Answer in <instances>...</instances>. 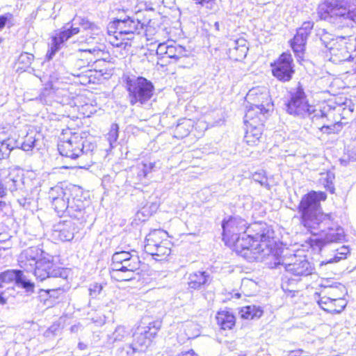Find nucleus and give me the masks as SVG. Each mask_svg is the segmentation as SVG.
I'll return each instance as SVG.
<instances>
[{"instance_id": "nucleus-55", "label": "nucleus", "mask_w": 356, "mask_h": 356, "mask_svg": "<svg viewBox=\"0 0 356 356\" xmlns=\"http://www.w3.org/2000/svg\"><path fill=\"white\" fill-rule=\"evenodd\" d=\"M330 281L328 280H325L322 281V283L320 284L321 289H324L325 285H332V284H330Z\"/></svg>"}, {"instance_id": "nucleus-2", "label": "nucleus", "mask_w": 356, "mask_h": 356, "mask_svg": "<svg viewBox=\"0 0 356 356\" xmlns=\"http://www.w3.org/2000/svg\"><path fill=\"white\" fill-rule=\"evenodd\" d=\"M81 194L80 187L59 183L49 189V198L58 215L67 213L72 218L83 220L87 201L81 199Z\"/></svg>"}, {"instance_id": "nucleus-1", "label": "nucleus", "mask_w": 356, "mask_h": 356, "mask_svg": "<svg viewBox=\"0 0 356 356\" xmlns=\"http://www.w3.org/2000/svg\"><path fill=\"white\" fill-rule=\"evenodd\" d=\"M222 239L248 261H262L275 245L274 231L264 222L248 226L246 220L232 216L222 222Z\"/></svg>"}, {"instance_id": "nucleus-15", "label": "nucleus", "mask_w": 356, "mask_h": 356, "mask_svg": "<svg viewBox=\"0 0 356 356\" xmlns=\"http://www.w3.org/2000/svg\"><path fill=\"white\" fill-rule=\"evenodd\" d=\"M38 262L37 266L34 268V275L37 280L42 282L47 278L66 277L65 270L63 268L57 267L49 255L43 257Z\"/></svg>"}, {"instance_id": "nucleus-3", "label": "nucleus", "mask_w": 356, "mask_h": 356, "mask_svg": "<svg viewBox=\"0 0 356 356\" xmlns=\"http://www.w3.org/2000/svg\"><path fill=\"white\" fill-rule=\"evenodd\" d=\"M327 199V195L323 191H312L303 195L298 205L301 224L311 233L330 225L331 216L322 211L321 202Z\"/></svg>"}, {"instance_id": "nucleus-58", "label": "nucleus", "mask_w": 356, "mask_h": 356, "mask_svg": "<svg viewBox=\"0 0 356 356\" xmlns=\"http://www.w3.org/2000/svg\"><path fill=\"white\" fill-rule=\"evenodd\" d=\"M351 58H351V56H348V58H339V61H345V60H348V61H350Z\"/></svg>"}, {"instance_id": "nucleus-6", "label": "nucleus", "mask_w": 356, "mask_h": 356, "mask_svg": "<svg viewBox=\"0 0 356 356\" xmlns=\"http://www.w3.org/2000/svg\"><path fill=\"white\" fill-rule=\"evenodd\" d=\"M345 286L340 283L334 285H325L318 295L316 300L318 305L325 311L330 313H340L345 308L346 302L343 298Z\"/></svg>"}, {"instance_id": "nucleus-33", "label": "nucleus", "mask_w": 356, "mask_h": 356, "mask_svg": "<svg viewBox=\"0 0 356 356\" xmlns=\"http://www.w3.org/2000/svg\"><path fill=\"white\" fill-rule=\"evenodd\" d=\"M18 270H8L0 273V288L13 282L16 283Z\"/></svg>"}, {"instance_id": "nucleus-63", "label": "nucleus", "mask_w": 356, "mask_h": 356, "mask_svg": "<svg viewBox=\"0 0 356 356\" xmlns=\"http://www.w3.org/2000/svg\"><path fill=\"white\" fill-rule=\"evenodd\" d=\"M342 51H344V52H346V51L345 48H343V49H342Z\"/></svg>"}, {"instance_id": "nucleus-29", "label": "nucleus", "mask_w": 356, "mask_h": 356, "mask_svg": "<svg viewBox=\"0 0 356 356\" xmlns=\"http://www.w3.org/2000/svg\"><path fill=\"white\" fill-rule=\"evenodd\" d=\"M239 314L241 317L244 319H257L262 316L263 310L259 306L248 305L242 307Z\"/></svg>"}, {"instance_id": "nucleus-42", "label": "nucleus", "mask_w": 356, "mask_h": 356, "mask_svg": "<svg viewBox=\"0 0 356 356\" xmlns=\"http://www.w3.org/2000/svg\"><path fill=\"white\" fill-rule=\"evenodd\" d=\"M314 26V23L312 22L308 21L305 22L302 24L301 27H300L297 32L299 33L305 39H307L308 35L311 33V31Z\"/></svg>"}, {"instance_id": "nucleus-12", "label": "nucleus", "mask_w": 356, "mask_h": 356, "mask_svg": "<svg viewBox=\"0 0 356 356\" xmlns=\"http://www.w3.org/2000/svg\"><path fill=\"white\" fill-rule=\"evenodd\" d=\"M286 111L290 115L304 118L310 116L315 109L308 104L304 90L301 87L291 92V97L286 104Z\"/></svg>"}, {"instance_id": "nucleus-19", "label": "nucleus", "mask_w": 356, "mask_h": 356, "mask_svg": "<svg viewBox=\"0 0 356 356\" xmlns=\"http://www.w3.org/2000/svg\"><path fill=\"white\" fill-rule=\"evenodd\" d=\"M292 58L289 54H282L278 60L272 64V72L274 76L282 81H288L293 74Z\"/></svg>"}, {"instance_id": "nucleus-41", "label": "nucleus", "mask_w": 356, "mask_h": 356, "mask_svg": "<svg viewBox=\"0 0 356 356\" xmlns=\"http://www.w3.org/2000/svg\"><path fill=\"white\" fill-rule=\"evenodd\" d=\"M118 138V125L113 124L111 127L110 131L107 134V140L111 147H113L114 143Z\"/></svg>"}, {"instance_id": "nucleus-40", "label": "nucleus", "mask_w": 356, "mask_h": 356, "mask_svg": "<svg viewBox=\"0 0 356 356\" xmlns=\"http://www.w3.org/2000/svg\"><path fill=\"white\" fill-rule=\"evenodd\" d=\"M336 252H339L340 256L334 255L333 258L327 260L325 264L337 263L341 259H346L347 254L349 253V248L347 246L343 245L340 248L337 249Z\"/></svg>"}, {"instance_id": "nucleus-61", "label": "nucleus", "mask_w": 356, "mask_h": 356, "mask_svg": "<svg viewBox=\"0 0 356 356\" xmlns=\"http://www.w3.org/2000/svg\"><path fill=\"white\" fill-rule=\"evenodd\" d=\"M300 353H299V352L298 353H296L295 355H293V356H300Z\"/></svg>"}, {"instance_id": "nucleus-35", "label": "nucleus", "mask_w": 356, "mask_h": 356, "mask_svg": "<svg viewBox=\"0 0 356 356\" xmlns=\"http://www.w3.org/2000/svg\"><path fill=\"white\" fill-rule=\"evenodd\" d=\"M307 40L305 39L302 35H301L299 33H296L294 36L292 42H291V47L293 49L294 52L298 55H300L303 53L305 51V47L306 44Z\"/></svg>"}, {"instance_id": "nucleus-7", "label": "nucleus", "mask_w": 356, "mask_h": 356, "mask_svg": "<svg viewBox=\"0 0 356 356\" xmlns=\"http://www.w3.org/2000/svg\"><path fill=\"white\" fill-rule=\"evenodd\" d=\"M356 0H325L318 8V14L323 19L338 16L356 22Z\"/></svg>"}, {"instance_id": "nucleus-53", "label": "nucleus", "mask_w": 356, "mask_h": 356, "mask_svg": "<svg viewBox=\"0 0 356 356\" xmlns=\"http://www.w3.org/2000/svg\"><path fill=\"white\" fill-rule=\"evenodd\" d=\"M78 348L81 350H86L88 348V345L83 342H79L78 343Z\"/></svg>"}, {"instance_id": "nucleus-17", "label": "nucleus", "mask_w": 356, "mask_h": 356, "mask_svg": "<svg viewBox=\"0 0 356 356\" xmlns=\"http://www.w3.org/2000/svg\"><path fill=\"white\" fill-rule=\"evenodd\" d=\"M313 120H321L323 126L320 129L323 133L330 134L337 133L341 128V123L334 119V109L328 106H324L319 111L315 110Z\"/></svg>"}, {"instance_id": "nucleus-36", "label": "nucleus", "mask_w": 356, "mask_h": 356, "mask_svg": "<svg viewBox=\"0 0 356 356\" xmlns=\"http://www.w3.org/2000/svg\"><path fill=\"white\" fill-rule=\"evenodd\" d=\"M192 127V122L190 120H185L181 123L177 124L175 132L178 137L183 138L187 136Z\"/></svg>"}, {"instance_id": "nucleus-49", "label": "nucleus", "mask_w": 356, "mask_h": 356, "mask_svg": "<svg viewBox=\"0 0 356 356\" xmlns=\"http://www.w3.org/2000/svg\"><path fill=\"white\" fill-rule=\"evenodd\" d=\"M26 59H27V63H31V60L33 59V56L32 54H29L26 53L21 54V56L19 57V60L22 62H25V60H26Z\"/></svg>"}, {"instance_id": "nucleus-25", "label": "nucleus", "mask_w": 356, "mask_h": 356, "mask_svg": "<svg viewBox=\"0 0 356 356\" xmlns=\"http://www.w3.org/2000/svg\"><path fill=\"white\" fill-rule=\"evenodd\" d=\"M210 280L209 274L206 271H195L189 274L188 285L190 289H199L206 285Z\"/></svg>"}, {"instance_id": "nucleus-46", "label": "nucleus", "mask_w": 356, "mask_h": 356, "mask_svg": "<svg viewBox=\"0 0 356 356\" xmlns=\"http://www.w3.org/2000/svg\"><path fill=\"white\" fill-rule=\"evenodd\" d=\"M170 42H163L159 44L156 49L157 55L161 56H168V49L170 48Z\"/></svg>"}, {"instance_id": "nucleus-54", "label": "nucleus", "mask_w": 356, "mask_h": 356, "mask_svg": "<svg viewBox=\"0 0 356 356\" xmlns=\"http://www.w3.org/2000/svg\"><path fill=\"white\" fill-rule=\"evenodd\" d=\"M181 356H197V355H196L193 350H191L190 351L182 353Z\"/></svg>"}, {"instance_id": "nucleus-27", "label": "nucleus", "mask_w": 356, "mask_h": 356, "mask_svg": "<svg viewBox=\"0 0 356 356\" xmlns=\"http://www.w3.org/2000/svg\"><path fill=\"white\" fill-rule=\"evenodd\" d=\"M216 321L218 325L223 330H230L235 325V316L227 310H222L217 313Z\"/></svg>"}, {"instance_id": "nucleus-9", "label": "nucleus", "mask_w": 356, "mask_h": 356, "mask_svg": "<svg viewBox=\"0 0 356 356\" xmlns=\"http://www.w3.org/2000/svg\"><path fill=\"white\" fill-rule=\"evenodd\" d=\"M86 142L80 134L70 132V137H65L64 135L63 138H60L58 149L62 156L75 159L83 153L92 150L94 145L90 144L87 148Z\"/></svg>"}, {"instance_id": "nucleus-18", "label": "nucleus", "mask_w": 356, "mask_h": 356, "mask_svg": "<svg viewBox=\"0 0 356 356\" xmlns=\"http://www.w3.org/2000/svg\"><path fill=\"white\" fill-rule=\"evenodd\" d=\"M160 327L161 322L159 321L151 322L145 326H138L134 334V343L131 346L145 349L156 335Z\"/></svg>"}, {"instance_id": "nucleus-56", "label": "nucleus", "mask_w": 356, "mask_h": 356, "mask_svg": "<svg viewBox=\"0 0 356 356\" xmlns=\"http://www.w3.org/2000/svg\"><path fill=\"white\" fill-rule=\"evenodd\" d=\"M257 98H258V100H259V101L260 100V99H267V98H268V94H267V93H263V92H261V93L260 94V97H258Z\"/></svg>"}, {"instance_id": "nucleus-43", "label": "nucleus", "mask_w": 356, "mask_h": 356, "mask_svg": "<svg viewBox=\"0 0 356 356\" xmlns=\"http://www.w3.org/2000/svg\"><path fill=\"white\" fill-rule=\"evenodd\" d=\"M17 143L19 144L18 148H21L24 151H30L35 146V140L31 136H26L24 140L22 143Z\"/></svg>"}, {"instance_id": "nucleus-30", "label": "nucleus", "mask_w": 356, "mask_h": 356, "mask_svg": "<svg viewBox=\"0 0 356 356\" xmlns=\"http://www.w3.org/2000/svg\"><path fill=\"white\" fill-rule=\"evenodd\" d=\"M19 147V144L13 138L0 140V159L8 157L10 152Z\"/></svg>"}, {"instance_id": "nucleus-47", "label": "nucleus", "mask_w": 356, "mask_h": 356, "mask_svg": "<svg viewBox=\"0 0 356 356\" xmlns=\"http://www.w3.org/2000/svg\"><path fill=\"white\" fill-rule=\"evenodd\" d=\"M103 287L99 283L91 284L89 286V293L92 298L97 297L102 291Z\"/></svg>"}, {"instance_id": "nucleus-4", "label": "nucleus", "mask_w": 356, "mask_h": 356, "mask_svg": "<svg viewBox=\"0 0 356 356\" xmlns=\"http://www.w3.org/2000/svg\"><path fill=\"white\" fill-rule=\"evenodd\" d=\"M143 29V24L134 17L115 19L108 24V40L113 47L125 49L131 46L129 40L134 38V34L140 33Z\"/></svg>"}, {"instance_id": "nucleus-34", "label": "nucleus", "mask_w": 356, "mask_h": 356, "mask_svg": "<svg viewBox=\"0 0 356 356\" xmlns=\"http://www.w3.org/2000/svg\"><path fill=\"white\" fill-rule=\"evenodd\" d=\"M134 256L128 251H120L114 253L112 257V264L110 268H118L121 262Z\"/></svg>"}, {"instance_id": "nucleus-31", "label": "nucleus", "mask_w": 356, "mask_h": 356, "mask_svg": "<svg viewBox=\"0 0 356 356\" xmlns=\"http://www.w3.org/2000/svg\"><path fill=\"white\" fill-rule=\"evenodd\" d=\"M189 51L184 47L170 42V48L168 49V57L175 59H179L182 57L188 56Z\"/></svg>"}, {"instance_id": "nucleus-11", "label": "nucleus", "mask_w": 356, "mask_h": 356, "mask_svg": "<svg viewBox=\"0 0 356 356\" xmlns=\"http://www.w3.org/2000/svg\"><path fill=\"white\" fill-rule=\"evenodd\" d=\"M257 89L250 90L247 94V99L253 102H250L252 105L248 108L244 116V123L245 125H263L264 122L269 111V104H264V102H256Z\"/></svg>"}, {"instance_id": "nucleus-20", "label": "nucleus", "mask_w": 356, "mask_h": 356, "mask_svg": "<svg viewBox=\"0 0 356 356\" xmlns=\"http://www.w3.org/2000/svg\"><path fill=\"white\" fill-rule=\"evenodd\" d=\"M41 249L38 247H31L24 250L19 257V263L22 268L26 271L33 270L43 257H47Z\"/></svg>"}, {"instance_id": "nucleus-51", "label": "nucleus", "mask_w": 356, "mask_h": 356, "mask_svg": "<svg viewBox=\"0 0 356 356\" xmlns=\"http://www.w3.org/2000/svg\"><path fill=\"white\" fill-rule=\"evenodd\" d=\"M260 174L255 173L253 175V179L256 181H259L261 185H264L266 183V179L263 177L261 179H259Z\"/></svg>"}, {"instance_id": "nucleus-28", "label": "nucleus", "mask_w": 356, "mask_h": 356, "mask_svg": "<svg viewBox=\"0 0 356 356\" xmlns=\"http://www.w3.org/2000/svg\"><path fill=\"white\" fill-rule=\"evenodd\" d=\"M79 51L84 54L82 56L85 58L86 63H87L88 65L93 63L92 67H93L95 71H97L96 69L97 65L105 64L104 60L97 58V57L100 56L102 54V51L99 49H79Z\"/></svg>"}, {"instance_id": "nucleus-14", "label": "nucleus", "mask_w": 356, "mask_h": 356, "mask_svg": "<svg viewBox=\"0 0 356 356\" xmlns=\"http://www.w3.org/2000/svg\"><path fill=\"white\" fill-rule=\"evenodd\" d=\"M4 182L8 190L14 195H21L22 197V198L18 197L17 202L21 206L25 207L29 203L25 197L28 193L22 172L19 169H12L4 179Z\"/></svg>"}, {"instance_id": "nucleus-59", "label": "nucleus", "mask_w": 356, "mask_h": 356, "mask_svg": "<svg viewBox=\"0 0 356 356\" xmlns=\"http://www.w3.org/2000/svg\"><path fill=\"white\" fill-rule=\"evenodd\" d=\"M78 329V327L76 325L72 326L71 331L72 332H76Z\"/></svg>"}, {"instance_id": "nucleus-38", "label": "nucleus", "mask_w": 356, "mask_h": 356, "mask_svg": "<svg viewBox=\"0 0 356 356\" xmlns=\"http://www.w3.org/2000/svg\"><path fill=\"white\" fill-rule=\"evenodd\" d=\"M145 349L138 347L127 345L122 349V354L124 352L127 356H145Z\"/></svg>"}, {"instance_id": "nucleus-37", "label": "nucleus", "mask_w": 356, "mask_h": 356, "mask_svg": "<svg viewBox=\"0 0 356 356\" xmlns=\"http://www.w3.org/2000/svg\"><path fill=\"white\" fill-rule=\"evenodd\" d=\"M128 335V332L124 326H118L115 331L108 337L111 342L120 341L123 340Z\"/></svg>"}, {"instance_id": "nucleus-39", "label": "nucleus", "mask_w": 356, "mask_h": 356, "mask_svg": "<svg viewBox=\"0 0 356 356\" xmlns=\"http://www.w3.org/2000/svg\"><path fill=\"white\" fill-rule=\"evenodd\" d=\"M16 284H20L24 289H26L27 291H33L34 284L30 280H27L22 273V271L18 270L17 279L16 280Z\"/></svg>"}, {"instance_id": "nucleus-62", "label": "nucleus", "mask_w": 356, "mask_h": 356, "mask_svg": "<svg viewBox=\"0 0 356 356\" xmlns=\"http://www.w3.org/2000/svg\"><path fill=\"white\" fill-rule=\"evenodd\" d=\"M334 255H338V256H340V254H339V252H337L336 254Z\"/></svg>"}, {"instance_id": "nucleus-13", "label": "nucleus", "mask_w": 356, "mask_h": 356, "mask_svg": "<svg viewBox=\"0 0 356 356\" xmlns=\"http://www.w3.org/2000/svg\"><path fill=\"white\" fill-rule=\"evenodd\" d=\"M332 225V220L330 225L322 226L314 230V235H317L314 241L316 245L321 248L322 246L332 243H342L345 241V233L343 229L338 225Z\"/></svg>"}, {"instance_id": "nucleus-60", "label": "nucleus", "mask_w": 356, "mask_h": 356, "mask_svg": "<svg viewBox=\"0 0 356 356\" xmlns=\"http://www.w3.org/2000/svg\"><path fill=\"white\" fill-rule=\"evenodd\" d=\"M214 26L216 28V30H217V31L219 30V23L218 22H215Z\"/></svg>"}, {"instance_id": "nucleus-44", "label": "nucleus", "mask_w": 356, "mask_h": 356, "mask_svg": "<svg viewBox=\"0 0 356 356\" xmlns=\"http://www.w3.org/2000/svg\"><path fill=\"white\" fill-rule=\"evenodd\" d=\"M74 21L77 22L80 26H82L83 29H84L86 30V29H91V30L97 29V26L92 22H90L86 18L76 17L74 19Z\"/></svg>"}, {"instance_id": "nucleus-5", "label": "nucleus", "mask_w": 356, "mask_h": 356, "mask_svg": "<svg viewBox=\"0 0 356 356\" xmlns=\"http://www.w3.org/2000/svg\"><path fill=\"white\" fill-rule=\"evenodd\" d=\"M274 248L270 254L266 256V258L273 261V263H269L271 268L282 266L287 273L298 277H306L312 273L314 268L305 256L289 254L288 251H282V254L279 255L277 250L274 251Z\"/></svg>"}, {"instance_id": "nucleus-24", "label": "nucleus", "mask_w": 356, "mask_h": 356, "mask_svg": "<svg viewBox=\"0 0 356 356\" xmlns=\"http://www.w3.org/2000/svg\"><path fill=\"white\" fill-rule=\"evenodd\" d=\"M79 32V28L71 27V29L61 31L53 36L49 44L50 49L48 51V53H49V57L51 58V56L55 54V53L60 49V45L65 41L70 38L72 35L77 34Z\"/></svg>"}, {"instance_id": "nucleus-16", "label": "nucleus", "mask_w": 356, "mask_h": 356, "mask_svg": "<svg viewBox=\"0 0 356 356\" xmlns=\"http://www.w3.org/2000/svg\"><path fill=\"white\" fill-rule=\"evenodd\" d=\"M140 268L139 258L136 255L120 263L118 268H110L111 277L118 282L134 278V272Z\"/></svg>"}, {"instance_id": "nucleus-57", "label": "nucleus", "mask_w": 356, "mask_h": 356, "mask_svg": "<svg viewBox=\"0 0 356 356\" xmlns=\"http://www.w3.org/2000/svg\"><path fill=\"white\" fill-rule=\"evenodd\" d=\"M6 302V299L1 294H0V304L5 305Z\"/></svg>"}, {"instance_id": "nucleus-48", "label": "nucleus", "mask_w": 356, "mask_h": 356, "mask_svg": "<svg viewBox=\"0 0 356 356\" xmlns=\"http://www.w3.org/2000/svg\"><path fill=\"white\" fill-rule=\"evenodd\" d=\"M154 167V163L149 162L146 163H143V168L139 172V176H143L144 177H145L147 175V174L152 171Z\"/></svg>"}, {"instance_id": "nucleus-26", "label": "nucleus", "mask_w": 356, "mask_h": 356, "mask_svg": "<svg viewBox=\"0 0 356 356\" xmlns=\"http://www.w3.org/2000/svg\"><path fill=\"white\" fill-rule=\"evenodd\" d=\"M244 141L249 145H256L262 135L263 125H245Z\"/></svg>"}, {"instance_id": "nucleus-32", "label": "nucleus", "mask_w": 356, "mask_h": 356, "mask_svg": "<svg viewBox=\"0 0 356 356\" xmlns=\"http://www.w3.org/2000/svg\"><path fill=\"white\" fill-rule=\"evenodd\" d=\"M317 35L320 36V40L325 47L330 49V54L333 56H337V54L335 52V49L332 44V43L334 42V39L332 38V35L325 31V29H319Z\"/></svg>"}, {"instance_id": "nucleus-23", "label": "nucleus", "mask_w": 356, "mask_h": 356, "mask_svg": "<svg viewBox=\"0 0 356 356\" xmlns=\"http://www.w3.org/2000/svg\"><path fill=\"white\" fill-rule=\"evenodd\" d=\"M79 32V28L71 27V29L61 31L53 36L49 44L50 49L48 51V53H49V57L51 58V56L55 54V53L60 49V45L65 41L70 38L72 35L77 34Z\"/></svg>"}, {"instance_id": "nucleus-8", "label": "nucleus", "mask_w": 356, "mask_h": 356, "mask_svg": "<svg viewBox=\"0 0 356 356\" xmlns=\"http://www.w3.org/2000/svg\"><path fill=\"white\" fill-rule=\"evenodd\" d=\"M172 245L166 232L154 229L146 236L144 248L154 259L162 260L170 254Z\"/></svg>"}, {"instance_id": "nucleus-21", "label": "nucleus", "mask_w": 356, "mask_h": 356, "mask_svg": "<svg viewBox=\"0 0 356 356\" xmlns=\"http://www.w3.org/2000/svg\"><path fill=\"white\" fill-rule=\"evenodd\" d=\"M78 230L76 222L72 220H60L53 227V236L61 241H70Z\"/></svg>"}, {"instance_id": "nucleus-50", "label": "nucleus", "mask_w": 356, "mask_h": 356, "mask_svg": "<svg viewBox=\"0 0 356 356\" xmlns=\"http://www.w3.org/2000/svg\"><path fill=\"white\" fill-rule=\"evenodd\" d=\"M159 207V201L152 202L150 203V205L149 206V210L151 213L155 212Z\"/></svg>"}, {"instance_id": "nucleus-10", "label": "nucleus", "mask_w": 356, "mask_h": 356, "mask_svg": "<svg viewBox=\"0 0 356 356\" xmlns=\"http://www.w3.org/2000/svg\"><path fill=\"white\" fill-rule=\"evenodd\" d=\"M127 84L131 105L136 103L143 104L149 100L153 95L154 86L145 78L140 76L129 79Z\"/></svg>"}, {"instance_id": "nucleus-52", "label": "nucleus", "mask_w": 356, "mask_h": 356, "mask_svg": "<svg viewBox=\"0 0 356 356\" xmlns=\"http://www.w3.org/2000/svg\"><path fill=\"white\" fill-rule=\"evenodd\" d=\"M8 18L6 16H0V30H1L6 25Z\"/></svg>"}, {"instance_id": "nucleus-22", "label": "nucleus", "mask_w": 356, "mask_h": 356, "mask_svg": "<svg viewBox=\"0 0 356 356\" xmlns=\"http://www.w3.org/2000/svg\"><path fill=\"white\" fill-rule=\"evenodd\" d=\"M229 47L228 55L230 59L240 61L244 59L248 54V42L243 38L236 40H229L227 44Z\"/></svg>"}, {"instance_id": "nucleus-45", "label": "nucleus", "mask_w": 356, "mask_h": 356, "mask_svg": "<svg viewBox=\"0 0 356 356\" xmlns=\"http://www.w3.org/2000/svg\"><path fill=\"white\" fill-rule=\"evenodd\" d=\"M334 179V176L332 173H327L326 175V177L324 179L323 186L326 188L327 191H330L331 193H334V186L333 184V179Z\"/></svg>"}]
</instances>
